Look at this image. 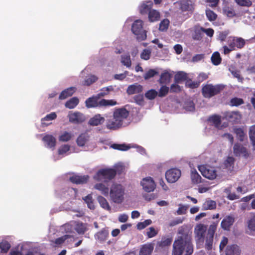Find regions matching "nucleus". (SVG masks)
Segmentation results:
<instances>
[{"label":"nucleus","instance_id":"1","mask_svg":"<svg viewBox=\"0 0 255 255\" xmlns=\"http://www.w3.org/2000/svg\"><path fill=\"white\" fill-rule=\"evenodd\" d=\"M191 234H182L174 241L172 255H191L193 252Z\"/></svg>","mask_w":255,"mask_h":255},{"label":"nucleus","instance_id":"2","mask_svg":"<svg viewBox=\"0 0 255 255\" xmlns=\"http://www.w3.org/2000/svg\"><path fill=\"white\" fill-rule=\"evenodd\" d=\"M128 115L129 112L126 108L116 109L114 112L113 119L108 120L107 128L113 130L120 128Z\"/></svg>","mask_w":255,"mask_h":255},{"label":"nucleus","instance_id":"3","mask_svg":"<svg viewBox=\"0 0 255 255\" xmlns=\"http://www.w3.org/2000/svg\"><path fill=\"white\" fill-rule=\"evenodd\" d=\"M109 194L112 202L120 204L125 200L126 189L122 184L115 183L111 186Z\"/></svg>","mask_w":255,"mask_h":255},{"label":"nucleus","instance_id":"4","mask_svg":"<svg viewBox=\"0 0 255 255\" xmlns=\"http://www.w3.org/2000/svg\"><path fill=\"white\" fill-rule=\"evenodd\" d=\"M116 175V171L112 168H103L99 170L93 176V179L97 181L107 182L113 179Z\"/></svg>","mask_w":255,"mask_h":255},{"label":"nucleus","instance_id":"5","mask_svg":"<svg viewBox=\"0 0 255 255\" xmlns=\"http://www.w3.org/2000/svg\"><path fill=\"white\" fill-rule=\"evenodd\" d=\"M143 21L140 19L136 20L132 25L131 30L136 36L138 41L146 39V32L143 28Z\"/></svg>","mask_w":255,"mask_h":255},{"label":"nucleus","instance_id":"6","mask_svg":"<svg viewBox=\"0 0 255 255\" xmlns=\"http://www.w3.org/2000/svg\"><path fill=\"white\" fill-rule=\"evenodd\" d=\"M223 88L218 85L206 84L202 88V94L204 97L210 98L220 93Z\"/></svg>","mask_w":255,"mask_h":255},{"label":"nucleus","instance_id":"7","mask_svg":"<svg viewBox=\"0 0 255 255\" xmlns=\"http://www.w3.org/2000/svg\"><path fill=\"white\" fill-rule=\"evenodd\" d=\"M198 168L202 175L209 180H214L217 177H220L222 176V175L218 174V170L214 167L199 165Z\"/></svg>","mask_w":255,"mask_h":255},{"label":"nucleus","instance_id":"8","mask_svg":"<svg viewBox=\"0 0 255 255\" xmlns=\"http://www.w3.org/2000/svg\"><path fill=\"white\" fill-rule=\"evenodd\" d=\"M242 115L238 111H227L223 113V119L233 124L240 122Z\"/></svg>","mask_w":255,"mask_h":255},{"label":"nucleus","instance_id":"9","mask_svg":"<svg viewBox=\"0 0 255 255\" xmlns=\"http://www.w3.org/2000/svg\"><path fill=\"white\" fill-rule=\"evenodd\" d=\"M181 175L180 170L176 168L170 169L165 173L166 179L170 183H173L178 181Z\"/></svg>","mask_w":255,"mask_h":255},{"label":"nucleus","instance_id":"10","mask_svg":"<svg viewBox=\"0 0 255 255\" xmlns=\"http://www.w3.org/2000/svg\"><path fill=\"white\" fill-rule=\"evenodd\" d=\"M228 43L230 48H232L234 50L237 49H242L245 45L246 41L242 37H230L228 40Z\"/></svg>","mask_w":255,"mask_h":255},{"label":"nucleus","instance_id":"11","mask_svg":"<svg viewBox=\"0 0 255 255\" xmlns=\"http://www.w3.org/2000/svg\"><path fill=\"white\" fill-rule=\"evenodd\" d=\"M234 153L237 157L247 158L249 156V153L245 146L242 144L236 143L233 147Z\"/></svg>","mask_w":255,"mask_h":255},{"label":"nucleus","instance_id":"12","mask_svg":"<svg viewBox=\"0 0 255 255\" xmlns=\"http://www.w3.org/2000/svg\"><path fill=\"white\" fill-rule=\"evenodd\" d=\"M207 227L203 224H197L194 229V234L195 237L199 242L202 243L204 241V238L205 233L207 231Z\"/></svg>","mask_w":255,"mask_h":255},{"label":"nucleus","instance_id":"13","mask_svg":"<svg viewBox=\"0 0 255 255\" xmlns=\"http://www.w3.org/2000/svg\"><path fill=\"white\" fill-rule=\"evenodd\" d=\"M140 185L144 191L147 192L153 191L156 187L154 181L151 177L143 178L140 182Z\"/></svg>","mask_w":255,"mask_h":255},{"label":"nucleus","instance_id":"14","mask_svg":"<svg viewBox=\"0 0 255 255\" xmlns=\"http://www.w3.org/2000/svg\"><path fill=\"white\" fill-rule=\"evenodd\" d=\"M68 118L69 122L74 124H81L86 120L85 116L79 112L69 114Z\"/></svg>","mask_w":255,"mask_h":255},{"label":"nucleus","instance_id":"15","mask_svg":"<svg viewBox=\"0 0 255 255\" xmlns=\"http://www.w3.org/2000/svg\"><path fill=\"white\" fill-rule=\"evenodd\" d=\"M42 141L48 148L53 149L56 145V138L52 135L46 134L43 137Z\"/></svg>","mask_w":255,"mask_h":255},{"label":"nucleus","instance_id":"16","mask_svg":"<svg viewBox=\"0 0 255 255\" xmlns=\"http://www.w3.org/2000/svg\"><path fill=\"white\" fill-rule=\"evenodd\" d=\"M235 221L233 216L230 215L226 217L221 223V227L225 230H229Z\"/></svg>","mask_w":255,"mask_h":255},{"label":"nucleus","instance_id":"17","mask_svg":"<svg viewBox=\"0 0 255 255\" xmlns=\"http://www.w3.org/2000/svg\"><path fill=\"white\" fill-rule=\"evenodd\" d=\"M241 253V249L236 245L228 246L226 250V255H240Z\"/></svg>","mask_w":255,"mask_h":255},{"label":"nucleus","instance_id":"18","mask_svg":"<svg viewBox=\"0 0 255 255\" xmlns=\"http://www.w3.org/2000/svg\"><path fill=\"white\" fill-rule=\"evenodd\" d=\"M105 121V118L100 114H97L90 119L88 124L92 126H97L104 123Z\"/></svg>","mask_w":255,"mask_h":255},{"label":"nucleus","instance_id":"19","mask_svg":"<svg viewBox=\"0 0 255 255\" xmlns=\"http://www.w3.org/2000/svg\"><path fill=\"white\" fill-rule=\"evenodd\" d=\"M143 90V87L141 85L137 84H134L129 85L127 90V93L128 95H133L141 93Z\"/></svg>","mask_w":255,"mask_h":255},{"label":"nucleus","instance_id":"20","mask_svg":"<svg viewBox=\"0 0 255 255\" xmlns=\"http://www.w3.org/2000/svg\"><path fill=\"white\" fill-rule=\"evenodd\" d=\"M154 246L152 244H147L143 245L139 251V255H150L153 250Z\"/></svg>","mask_w":255,"mask_h":255},{"label":"nucleus","instance_id":"21","mask_svg":"<svg viewBox=\"0 0 255 255\" xmlns=\"http://www.w3.org/2000/svg\"><path fill=\"white\" fill-rule=\"evenodd\" d=\"M153 3L151 1H147L141 4L139 6V11L141 14H145L149 13L151 10Z\"/></svg>","mask_w":255,"mask_h":255},{"label":"nucleus","instance_id":"22","mask_svg":"<svg viewBox=\"0 0 255 255\" xmlns=\"http://www.w3.org/2000/svg\"><path fill=\"white\" fill-rule=\"evenodd\" d=\"M89 179V176L87 175L79 176L74 175L70 178V180L74 183L83 184L86 183Z\"/></svg>","mask_w":255,"mask_h":255},{"label":"nucleus","instance_id":"23","mask_svg":"<svg viewBox=\"0 0 255 255\" xmlns=\"http://www.w3.org/2000/svg\"><path fill=\"white\" fill-rule=\"evenodd\" d=\"M75 91L76 88L74 87L68 88L61 92L59 95V99L60 100L65 99L71 96L75 92Z\"/></svg>","mask_w":255,"mask_h":255},{"label":"nucleus","instance_id":"24","mask_svg":"<svg viewBox=\"0 0 255 255\" xmlns=\"http://www.w3.org/2000/svg\"><path fill=\"white\" fill-rule=\"evenodd\" d=\"M98 99H99V98L97 95L95 97L93 96L88 98L85 102L86 106L88 108H90L97 107L100 106L99 102H98Z\"/></svg>","mask_w":255,"mask_h":255},{"label":"nucleus","instance_id":"25","mask_svg":"<svg viewBox=\"0 0 255 255\" xmlns=\"http://www.w3.org/2000/svg\"><path fill=\"white\" fill-rule=\"evenodd\" d=\"M216 203L215 201L207 199L203 203L202 206V210H214L216 208Z\"/></svg>","mask_w":255,"mask_h":255},{"label":"nucleus","instance_id":"26","mask_svg":"<svg viewBox=\"0 0 255 255\" xmlns=\"http://www.w3.org/2000/svg\"><path fill=\"white\" fill-rule=\"evenodd\" d=\"M94 188L95 189L99 190L101 194L104 196H107L109 195V189L108 187L103 183H97L94 185Z\"/></svg>","mask_w":255,"mask_h":255},{"label":"nucleus","instance_id":"27","mask_svg":"<svg viewBox=\"0 0 255 255\" xmlns=\"http://www.w3.org/2000/svg\"><path fill=\"white\" fill-rule=\"evenodd\" d=\"M172 77V75L167 71H165L161 73L160 79L158 81L161 84H166L169 82Z\"/></svg>","mask_w":255,"mask_h":255},{"label":"nucleus","instance_id":"28","mask_svg":"<svg viewBox=\"0 0 255 255\" xmlns=\"http://www.w3.org/2000/svg\"><path fill=\"white\" fill-rule=\"evenodd\" d=\"M203 36L202 27H195L192 34V38L195 40H200Z\"/></svg>","mask_w":255,"mask_h":255},{"label":"nucleus","instance_id":"29","mask_svg":"<svg viewBox=\"0 0 255 255\" xmlns=\"http://www.w3.org/2000/svg\"><path fill=\"white\" fill-rule=\"evenodd\" d=\"M187 74L183 71L177 72L174 76V82L176 83H181L187 80Z\"/></svg>","mask_w":255,"mask_h":255},{"label":"nucleus","instance_id":"30","mask_svg":"<svg viewBox=\"0 0 255 255\" xmlns=\"http://www.w3.org/2000/svg\"><path fill=\"white\" fill-rule=\"evenodd\" d=\"M191 181L194 184H199L201 182V177L195 169H192L190 174Z\"/></svg>","mask_w":255,"mask_h":255},{"label":"nucleus","instance_id":"31","mask_svg":"<svg viewBox=\"0 0 255 255\" xmlns=\"http://www.w3.org/2000/svg\"><path fill=\"white\" fill-rule=\"evenodd\" d=\"M89 136L87 133L81 134L77 138L76 142L78 145L83 146L85 143L88 141Z\"/></svg>","mask_w":255,"mask_h":255},{"label":"nucleus","instance_id":"32","mask_svg":"<svg viewBox=\"0 0 255 255\" xmlns=\"http://www.w3.org/2000/svg\"><path fill=\"white\" fill-rule=\"evenodd\" d=\"M79 100L77 97H73L70 100L67 101L65 104V106L69 109L74 108L79 104Z\"/></svg>","mask_w":255,"mask_h":255},{"label":"nucleus","instance_id":"33","mask_svg":"<svg viewBox=\"0 0 255 255\" xmlns=\"http://www.w3.org/2000/svg\"><path fill=\"white\" fill-rule=\"evenodd\" d=\"M148 19L150 22L158 21L160 19V13L155 9L150 10L148 13Z\"/></svg>","mask_w":255,"mask_h":255},{"label":"nucleus","instance_id":"34","mask_svg":"<svg viewBox=\"0 0 255 255\" xmlns=\"http://www.w3.org/2000/svg\"><path fill=\"white\" fill-rule=\"evenodd\" d=\"M97 200L101 207L108 211L111 210V207L110 206L109 203L104 197L102 196H98L97 197Z\"/></svg>","mask_w":255,"mask_h":255},{"label":"nucleus","instance_id":"35","mask_svg":"<svg viewBox=\"0 0 255 255\" xmlns=\"http://www.w3.org/2000/svg\"><path fill=\"white\" fill-rule=\"evenodd\" d=\"M121 63L128 68H130L131 65L130 56L129 54L121 56Z\"/></svg>","mask_w":255,"mask_h":255},{"label":"nucleus","instance_id":"36","mask_svg":"<svg viewBox=\"0 0 255 255\" xmlns=\"http://www.w3.org/2000/svg\"><path fill=\"white\" fill-rule=\"evenodd\" d=\"M208 120L216 128H218L221 124V117L219 115L212 116L209 118Z\"/></svg>","mask_w":255,"mask_h":255},{"label":"nucleus","instance_id":"37","mask_svg":"<svg viewBox=\"0 0 255 255\" xmlns=\"http://www.w3.org/2000/svg\"><path fill=\"white\" fill-rule=\"evenodd\" d=\"M113 91H114V88L112 86L104 87L101 89L100 92L97 94V96L100 98L109 95L110 92Z\"/></svg>","mask_w":255,"mask_h":255},{"label":"nucleus","instance_id":"38","mask_svg":"<svg viewBox=\"0 0 255 255\" xmlns=\"http://www.w3.org/2000/svg\"><path fill=\"white\" fill-rule=\"evenodd\" d=\"M108 236V231L106 230H103L96 235L95 238L100 242H103L107 240Z\"/></svg>","mask_w":255,"mask_h":255},{"label":"nucleus","instance_id":"39","mask_svg":"<svg viewBox=\"0 0 255 255\" xmlns=\"http://www.w3.org/2000/svg\"><path fill=\"white\" fill-rule=\"evenodd\" d=\"M211 59L212 63L214 65L216 66L219 65L222 61V58L220 56V54L219 52L217 51L213 53Z\"/></svg>","mask_w":255,"mask_h":255},{"label":"nucleus","instance_id":"40","mask_svg":"<svg viewBox=\"0 0 255 255\" xmlns=\"http://www.w3.org/2000/svg\"><path fill=\"white\" fill-rule=\"evenodd\" d=\"M191 1L188 0H183L181 2L180 8L183 11H188L192 9Z\"/></svg>","mask_w":255,"mask_h":255},{"label":"nucleus","instance_id":"41","mask_svg":"<svg viewBox=\"0 0 255 255\" xmlns=\"http://www.w3.org/2000/svg\"><path fill=\"white\" fill-rule=\"evenodd\" d=\"M98 80V77L94 75L89 76L83 81V85L89 86Z\"/></svg>","mask_w":255,"mask_h":255},{"label":"nucleus","instance_id":"42","mask_svg":"<svg viewBox=\"0 0 255 255\" xmlns=\"http://www.w3.org/2000/svg\"><path fill=\"white\" fill-rule=\"evenodd\" d=\"M158 94V92L154 89H150L145 93V97L148 100L154 99Z\"/></svg>","mask_w":255,"mask_h":255},{"label":"nucleus","instance_id":"43","mask_svg":"<svg viewBox=\"0 0 255 255\" xmlns=\"http://www.w3.org/2000/svg\"><path fill=\"white\" fill-rule=\"evenodd\" d=\"M244 103L243 99L235 97L231 99L230 104L231 106H239Z\"/></svg>","mask_w":255,"mask_h":255},{"label":"nucleus","instance_id":"44","mask_svg":"<svg viewBox=\"0 0 255 255\" xmlns=\"http://www.w3.org/2000/svg\"><path fill=\"white\" fill-rule=\"evenodd\" d=\"M248 227L249 230L255 231V214H253L248 222Z\"/></svg>","mask_w":255,"mask_h":255},{"label":"nucleus","instance_id":"45","mask_svg":"<svg viewBox=\"0 0 255 255\" xmlns=\"http://www.w3.org/2000/svg\"><path fill=\"white\" fill-rule=\"evenodd\" d=\"M111 147L113 149L122 151H126L129 148V147L125 144L114 143L111 145Z\"/></svg>","mask_w":255,"mask_h":255},{"label":"nucleus","instance_id":"46","mask_svg":"<svg viewBox=\"0 0 255 255\" xmlns=\"http://www.w3.org/2000/svg\"><path fill=\"white\" fill-rule=\"evenodd\" d=\"M206 15L208 19L210 21L215 20L217 17V15L210 9L206 10Z\"/></svg>","mask_w":255,"mask_h":255},{"label":"nucleus","instance_id":"47","mask_svg":"<svg viewBox=\"0 0 255 255\" xmlns=\"http://www.w3.org/2000/svg\"><path fill=\"white\" fill-rule=\"evenodd\" d=\"M249 136L252 141L254 149L255 150V125L252 126L250 128Z\"/></svg>","mask_w":255,"mask_h":255},{"label":"nucleus","instance_id":"48","mask_svg":"<svg viewBox=\"0 0 255 255\" xmlns=\"http://www.w3.org/2000/svg\"><path fill=\"white\" fill-rule=\"evenodd\" d=\"M200 81H192L191 79L187 80L185 83V86L191 89H195L200 85Z\"/></svg>","mask_w":255,"mask_h":255},{"label":"nucleus","instance_id":"49","mask_svg":"<svg viewBox=\"0 0 255 255\" xmlns=\"http://www.w3.org/2000/svg\"><path fill=\"white\" fill-rule=\"evenodd\" d=\"M169 91V88L165 85H163L160 87L157 95L161 98L164 97L168 94Z\"/></svg>","mask_w":255,"mask_h":255},{"label":"nucleus","instance_id":"50","mask_svg":"<svg viewBox=\"0 0 255 255\" xmlns=\"http://www.w3.org/2000/svg\"><path fill=\"white\" fill-rule=\"evenodd\" d=\"M72 136L71 133L65 131L59 137V140L60 141L66 142L71 139Z\"/></svg>","mask_w":255,"mask_h":255},{"label":"nucleus","instance_id":"51","mask_svg":"<svg viewBox=\"0 0 255 255\" xmlns=\"http://www.w3.org/2000/svg\"><path fill=\"white\" fill-rule=\"evenodd\" d=\"M117 104V102L113 100L102 99L99 102L100 106H114Z\"/></svg>","mask_w":255,"mask_h":255},{"label":"nucleus","instance_id":"52","mask_svg":"<svg viewBox=\"0 0 255 255\" xmlns=\"http://www.w3.org/2000/svg\"><path fill=\"white\" fill-rule=\"evenodd\" d=\"M169 24V21L168 19H163L160 22L159 24V30L162 31L166 30L168 28Z\"/></svg>","mask_w":255,"mask_h":255},{"label":"nucleus","instance_id":"53","mask_svg":"<svg viewBox=\"0 0 255 255\" xmlns=\"http://www.w3.org/2000/svg\"><path fill=\"white\" fill-rule=\"evenodd\" d=\"M172 242V239L170 238H163L160 242H158V245L162 248L169 246Z\"/></svg>","mask_w":255,"mask_h":255},{"label":"nucleus","instance_id":"54","mask_svg":"<svg viewBox=\"0 0 255 255\" xmlns=\"http://www.w3.org/2000/svg\"><path fill=\"white\" fill-rule=\"evenodd\" d=\"M75 229L79 234H83L86 231V228L85 224L78 222L75 224Z\"/></svg>","mask_w":255,"mask_h":255},{"label":"nucleus","instance_id":"55","mask_svg":"<svg viewBox=\"0 0 255 255\" xmlns=\"http://www.w3.org/2000/svg\"><path fill=\"white\" fill-rule=\"evenodd\" d=\"M134 102L138 105L142 106L144 105V101L143 95L138 94L133 97Z\"/></svg>","mask_w":255,"mask_h":255},{"label":"nucleus","instance_id":"56","mask_svg":"<svg viewBox=\"0 0 255 255\" xmlns=\"http://www.w3.org/2000/svg\"><path fill=\"white\" fill-rule=\"evenodd\" d=\"M213 237L214 236H209L208 235L207 236L205 243V248L208 250H211L212 248Z\"/></svg>","mask_w":255,"mask_h":255},{"label":"nucleus","instance_id":"57","mask_svg":"<svg viewBox=\"0 0 255 255\" xmlns=\"http://www.w3.org/2000/svg\"><path fill=\"white\" fill-rule=\"evenodd\" d=\"M158 74V72L154 69H149L143 76L144 79L147 80L154 77Z\"/></svg>","mask_w":255,"mask_h":255},{"label":"nucleus","instance_id":"58","mask_svg":"<svg viewBox=\"0 0 255 255\" xmlns=\"http://www.w3.org/2000/svg\"><path fill=\"white\" fill-rule=\"evenodd\" d=\"M235 132L240 141H244L245 134L243 129L241 128H237L235 129Z\"/></svg>","mask_w":255,"mask_h":255},{"label":"nucleus","instance_id":"59","mask_svg":"<svg viewBox=\"0 0 255 255\" xmlns=\"http://www.w3.org/2000/svg\"><path fill=\"white\" fill-rule=\"evenodd\" d=\"M10 248V244L6 241H2L0 243V249L1 252L6 253Z\"/></svg>","mask_w":255,"mask_h":255},{"label":"nucleus","instance_id":"60","mask_svg":"<svg viewBox=\"0 0 255 255\" xmlns=\"http://www.w3.org/2000/svg\"><path fill=\"white\" fill-rule=\"evenodd\" d=\"M235 2L240 6L250 7L252 2L250 0H235Z\"/></svg>","mask_w":255,"mask_h":255},{"label":"nucleus","instance_id":"61","mask_svg":"<svg viewBox=\"0 0 255 255\" xmlns=\"http://www.w3.org/2000/svg\"><path fill=\"white\" fill-rule=\"evenodd\" d=\"M85 202L87 203L88 207L91 209H94L95 206L93 202L92 197L91 195H88L86 196L84 199Z\"/></svg>","mask_w":255,"mask_h":255},{"label":"nucleus","instance_id":"62","mask_svg":"<svg viewBox=\"0 0 255 255\" xmlns=\"http://www.w3.org/2000/svg\"><path fill=\"white\" fill-rule=\"evenodd\" d=\"M57 117V115L55 112L51 113L47 115L44 118H42L41 120V122L42 124H46L44 122V121H49L55 119Z\"/></svg>","mask_w":255,"mask_h":255},{"label":"nucleus","instance_id":"63","mask_svg":"<svg viewBox=\"0 0 255 255\" xmlns=\"http://www.w3.org/2000/svg\"><path fill=\"white\" fill-rule=\"evenodd\" d=\"M178 83H174L170 86L169 91L170 93H178L181 91V88Z\"/></svg>","mask_w":255,"mask_h":255},{"label":"nucleus","instance_id":"64","mask_svg":"<svg viewBox=\"0 0 255 255\" xmlns=\"http://www.w3.org/2000/svg\"><path fill=\"white\" fill-rule=\"evenodd\" d=\"M151 55V51L148 49H144L140 54V58L142 59L147 60H148Z\"/></svg>","mask_w":255,"mask_h":255}]
</instances>
